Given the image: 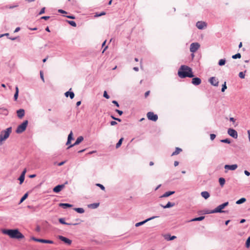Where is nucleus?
<instances>
[{"instance_id": "nucleus-44", "label": "nucleus", "mask_w": 250, "mask_h": 250, "mask_svg": "<svg viewBox=\"0 0 250 250\" xmlns=\"http://www.w3.org/2000/svg\"><path fill=\"white\" fill-rule=\"evenodd\" d=\"M104 97H105V98L106 99H109V96H108V95L107 94V92L106 91H104Z\"/></svg>"}, {"instance_id": "nucleus-16", "label": "nucleus", "mask_w": 250, "mask_h": 250, "mask_svg": "<svg viewBox=\"0 0 250 250\" xmlns=\"http://www.w3.org/2000/svg\"><path fill=\"white\" fill-rule=\"evenodd\" d=\"M17 114L18 117L19 118L21 119L24 116V110L23 109H20L17 111Z\"/></svg>"}, {"instance_id": "nucleus-19", "label": "nucleus", "mask_w": 250, "mask_h": 250, "mask_svg": "<svg viewBox=\"0 0 250 250\" xmlns=\"http://www.w3.org/2000/svg\"><path fill=\"white\" fill-rule=\"evenodd\" d=\"M65 96L66 97H68L69 96L71 99H72L74 97V93L73 92H70V91H67L65 93Z\"/></svg>"}, {"instance_id": "nucleus-6", "label": "nucleus", "mask_w": 250, "mask_h": 250, "mask_svg": "<svg viewBox=\"0 0 250 250\" xmlns=\"http://www.w3.org/2000/svg\"><path fill=\"white\" fill-rule=\"evenodd\" d=\"M146 115L149 120L155 122L158 120V116L152 112H148Z\"/></svg>"}, {"instance_id": "nucleus-47", "label": "nucleus", "mask_w": 250, "mask_h": 250, "mask_svg": "<svg viewBox=\"0 0 250 250\" xmlns=\"http://www.w3.org/2000/svg\"><path fill=\"white\" fill-rule=\"evenodd\" d=\"M105 15V13L104 12H101L100 14H96V15H95L96 17H100V16H102L103 15Z\"/></svg>"}, {"instance_id": "nucleus-43", "label": "nucleus", "mask_w": 250, "mask_h": 250, "mask_svg": "<svg viewBox=\"0 0 250 250\" xmlns=\"http://www.w3.org/2000/svg\"><path fill=\"white\" fill-rule=\"evenodd\" d=\"M221 142H223V143H228V144H229L230 143V141L228 139L222 140L221 141Z\"/></svg>"}, {"instance_id": "nucleus-42", "label": "nucleus", "mask_w": 250, "mask_h": 250, "mask_svg": "<svg viewBox=\"0 0 250 250\" xmlns=\"http://www.w3.org/2000/svg\"><path fill=\"white\" fill-rule=\"evenodd\" d=\"M40 73V76H41V79L42 80V81L43 82H44V77H43V72L42 71H41Z\"/></svg>"}, {"instance_id": "nucleus-7", "label": "nucleus", "mask_w": 250, "mask_h": 250, "mask_svg": "<svg viewBox=\"0 0 250 250\" xmlns=\"http://www.w3.org/2000/svg\"><path fill=\"white\" fill-rule=\"evenodd\" d=\"M31 239L38 242H41L42 243H47V244H53V241L52 240H45V239H38L36 238L35 237H32Z\"/></svg>"}, {"instance_id": "nucleus-11", "label": "nucleus", "mask_w": 250, "mask_h": 250, "mask_svg": "<svg viewBox=\"0 0 250 250\" xmlns=\"http://www.w3.org/2000/svg\"><path fill=\"white\" fill-rule=\"evenodd\" d=\"M228 133L231 137L234 138H237L238 137V134L237 131L231 128H229L228 130Z\"/></svg>"}, {"instance_id": "nucleus-27", "label": "nucleus", "mask_w": 250, "mask_h": 250, "mask_svg": "<svg viewBox=\"0 0 250 250\" xmlns=\"http://www.w3.org/2000/svg\"><path fill=\"white\" fill-rule=\"evenodd\" d=\"M205 218V216H200L199 217L194 218L190 220V221H202Z\"/></svg>"}, {"instance_id": "nucleus-36", "label": "nucleus", "mask_w": 250, "mask_h": 250, "mask_svg": "<svg viewBox=\"0 0 250 250\" xmlns=\"http://www.w3.org/2000/svg\"><path fill=\"white\" fill-rule=\"evenodd\" d=\"M241 55L240 53H237L235 55H234L232 56V58L233 59H236L237 58H241Z\"/></svg>"}, {"instance_id": "nucleus-1", "label": "nucleus", "mask_w": 250, "mask_h": 250, "mask_svg": "<svg viewBox=\"0 0 250 250\" xmlns=\"http://www.w3.org/2000/svg\"><path fill=\"white\" fill-rule=\"evenodd\" d=\"M1 231L2 233L8 235L11 238L20 239L24 238V235L18 229H3Z\"/></svg>"}, {"instance_id": "nucleus-62", "label": "nucleus", "mask_w": 250, "mask_h": 250, "mask_svg": "<svg viewBox=\"0 0 250 250\" xmlns=\"http://www.w3.org/2000/svg\"><path fill=\"white\" fill-rule=\"evenodd\" d=\"M36 175L35 174H32V175H29V177L31 178H34L36 177Z\"/></svg>"}, {"instance_id": "nucleus-60", "label": "nucleus", "mask_w": 250, "mask_h": 250, "mask_svg": "<svg viewBox=\"0 0 250 250\" xmlns=\"http://www.w3.org/2000/svg\"><path fill=\"white\" fill-rule=\"evenodd\" d=\"M67 18L71 19H75V17L73 16H66Z\"/></svg>"}, {"instance_id": "nucleus-3", "label": "nucleus", "mask_w": 250, "mask_h": 250, "mask_svg": "<svg viewBox=\"0 0 250 250\" xmlns=\"http://www.w3.org/2000/svg\"><path fill=\"white\" fill-rule=\"evenodd\" d=\"M12 132V127H10L7 128L6 129L2 131L0 134V145L2 144L3 141L7 139L10 133Z\"/></svg>"}, {"instance_id": "nucleus-8", "label": "nucleus", "mask_w": 250, "mask_h": 250, "mask_svg": "<svg viewBox=\"0 0 250 250\" xmlns=\"http://www.w3.org/2000/svg\"><path fill=\"white\" fill-rule=\"evenodd\" d=\"M200 47V44L197 42L192 43L190 46V51L191 52H195Z\"/></svg>"}, {"instance_id": "nucleus-56", "label": "nucleus", "mask_w": 250, "mask_h": 250, "mask_svg": "<svg viewBox=\"0 0 250 250\" xmlns=\"http://www.w3.org/2000/svg\"><path fill=\"white\" fill-rule=\"evenodd\" d=\"M112 103L115 104L117 107H119V105L118 103V102L116 101H112Z\"/></svg>"}, {"instance_id": "nucleus-50", "label": "nucleus", "mask_w": 250, "mask_h": 250, "mask_svg": "<svg viewBox=\"0 0 250 250\" xmlns=\"http://www.w3.org/2000/svg\"><path fill=\"white\" fill-rule=\"evenodd\" d=\"M58 12L62 14H66L67 13V12L65 11L62 10V9H59Z\"/></svg>"}, {"instance_id": "nucleus-29", "label": "nucleus", "mask_w": 250, "mask_h": 250, "mask_svg": "<svg viewBox=\"0 0 250 250\" xmlns=\"http://www.w3.org/2000/svg\"><path fill=\"white\" fill-rule=\"evenodd\" d=\"M124 140V138H121L119 142L117 143L116 145V148H119V147H120V146H121L122 145V143L123 142V141Z\"/></svg>"}, {"instance_id": "nucleus-2", "label": "nucleus", "mask_w": 250, "mask_h": 250, "mask_svg": "<svg viewBox=\"0 0 250 250\" xmlns=\"http://www.w3.org/2000/svg\"><path fill=\"white\" fill-rule=\"evenodd\" d=\"M178 76L181 78L186 77L192 78L194 75L192 74V69L187 65H182L178 72Z\"/></svg>"}, {"instance_id": "nucleus-48", "label": "nucleus", "mask_w": 250, "mask_h": 250, "mask_svg": "<svg viewBox=\"0 0 250 250\" xmlns=\"http://www.w3.org/2000/svg\"><path fill=\"white\" fill-rule=\"evenodd\" d=\"M176 238V237L175 236H172L171 237H170L169 239H168L167 237H166V239H167L168 240H173L175 239Z\"/></svg>"}, {"instance_id": "nucleus-9", "label": "nucleus", "mask_w": 250, "mask_h": 250, "mask_svg": "<svg viewBox=\"0 0 250 250\" xmlns=\"http://www.w3.org/2000/svg\"><path fill=\"white\" fill-rule=\"evenodd\" d=\"M238 167L237 165L234 164L232 165H226L224 167L225 169H226L225 172H227L228 170H234Z\"/></svg>"}, {"instance_id": "nucleus-25", "label": "nucleus", "mask_w": 250, "mask_h": 250, "mask_svg": "<svg viewBox=\"0 0 250 250\" xmlns=\"http://www.w3.org/2000/svg\"><path fill=\"white\" fill-rule=\"evenodd\" d=\"M174 191H168L165 193L161 197H167L174 193Z\"/></svg>"}, {"instance_id": "nucleus-61", "label": "nucleus", "mask_w": 250, "mask_h": 250, "mask_svg": "<svg viewBox=\"0 0 250 250\" xmlns=\"http://www.w3.org/2000/svg\"><path fill=\"white\" fill-rule=\"evenodd\" d=\"M179 165V162L178 161H175L174 163V165L175 167H177Z\"/></svg>"}, {"instance_id": "nucleus-12", "label": "nucleus", "mask_w": 250, "mask_h": 250, "mask_svg": "<svg viewBox=\"0 0 250 250\" xmlns=\"http://www.w3.org/2000/svg\"><path fill=\"white\" fill-rule=\"evenodd\" d=\"M207 24L205 21H199L196 23V26L199 29H203L206 28Z\"/></svg>"}, {"instance_id": "nucleus-46", "label": "nucleus", "mask_w": 250, "mask_h": 250, "mask_svg": "<svg viewBox=\"0 0 250 250\" xmlns=\"http://www.w3.org/2000/svg\"><path fill=\"white\" fill-rule=\"evenodd\" d=\"M216 137V135L214 134H211L210 135V139L213 141Z\"/></svg>"}, {"instance_id": "nucleus-51", "label": "nucleus", "mask_w": 250, "mask_h": 250, "mask_svg": "<svg viewBox=\"0 0 250 250\" xmlns=\"http://www.w3.org/2000/svg\"><path fill=\"white\" fill-rule=\"evenodd\" d=\"M18 94H19V93L18 92H15V94H14V100L16 101L18 99Z\"/></svg>"}, {"instance_id": "nucleus-4", "label": "nucleus", "mask_w": 250, "mask_h": 250, "mask_svg": "<svg viewBox=\"0 0 250 250\" xmlns=\"http://www.w3.org/2000/svg\"><path fill=\"white\" fill-rule=\"evenodd\" d=\"M28 125V121L26 120L24 121L21 125H19L17 129L16 133H21L23 132L26 128Z\"/></svg>"}, {"instance_id": "nucleus-58", "label": "nucleus", "mask_w": 250, "mask_h": 250, "mask_svg": "<svg viewBox=\"0 0 250 250\" xmlns=\"http://www.w3.org/2000/svg\"><path fill=\"white\" fill-rule=\"evenodd\" d=\"M26 169H24L23 171L22 172V173L21 174V175L22 176H25V174L26 173Z\"/></svg>"}, {"instance_id": "nucleus-23", "label": "nucleus", "mask_w": 250, "mask_h": 250, "mask_svg": "<svg viewBox=\"0 0 250 250\" xmlns=\"http://www.w3.org/2000/svg\"><path fill=\"white\" fill-rule=\"evenodd\" d=\"M201 194L205 199H208L209 197V194L208 191H203L201 192Z\"/></svg>"}, {"instance_id": "nucleus-28", "label": "nucleus", "mask_w": 250, "mask_h": 250, "mask_svg": "<svg viewBox=\"0 0 250 250\" xmlns=\"http://www.w3.org/2000/svg\"><path fill=\"white\" fill-rule=\"evenodd\" d=\"M246 198H242L240 199L237 201L236 203L237 204H242V203H244L245 202H246Z\"/></svg>"}, {"instance_id": "nucleus-32", "label": "nucleus", "mask_w": 250, "mask_h": 250, "mask_svg": "<svg viewBox=\"0 0 250 250\" xmlns=\"http://www.w3.org/2000/svg\"><path fill=\"white\" fill-rule=\"evenodd\" d=\"M226 63V60L225 59H221L219 60L218 62V64L220 66L223 65Z\"/></svg>"}, {"instance_id": "nucleus-34", "label": "nucleus", "mask_w": 250, "mask_h": 250, "mask_svg": "<svg viewBox=\"0 0 250 250\" xmlns=\"http://www.w3.org/2000/svg\"><path fill=\"white\" fill-rule=\"evenodd\" d=\"M246 247L249 248L250 247V236L248 237L246 242Z\"/></svg>"}, {"instance_id": "nucleus-39", "label": "nucleus", "mask_w": 250, "mask_h": 250, "mask_svg": "<svg viewBox=\"0 0 250 250\" xmlns=\"http://www.w3.org/2000/svg\"><path fill=\"white\" fill-rule=\"evenodd\" d=\"M96 186L100 187L102 190H105V188L103 185H102L100 184H97Z\"/></svg>"}, {"instance_id": "nucleus-5", "label": "nucleus", "mask_w": 250, "mask_h": 250, "mask_svg": "<svg viewBox=\"0 0 250 250\" xmlns=\"http://www.w3.org/2000/svg\"><path fill=\"white\" fill-rule=\"evenodd\" d=\"M229 205V202H225L219 206H218L215 209L212 211L211 213H216V212H224L222 209L224 208L226 206Z\"/></svg>"}, {"instance_id": "nucleus-33", "label": "nucleus", "mask_w": 250, "mask_h": 250, "mask_svg": "<svg viewBox=\"0 0 250 250\" xmlns=\"http://www.w3.org/2000/svg\"><path fill=\"white\" fill-rule=\"evenodd\" d=\"M0 109L2 110V113L4 115H7L8 114V110L6 109V108H0Z\"/></svg>"}, {"instance_id": "nucleus-54", "label": "nucleus", "mask_w": 250, "mask_h": 250, "mask_svg": "<svg viewBox=\"0 0 250 250\" xmlns=\"http://www.w3.org/2000/svg\"><path fill=\"white\" fill-rule=\"evenodd\" d=\"M111 117L114 119V120H117L119 122H121V120L119 118H115L113 116H111Z\"/></svg>"}, {"instance_id": "nucleus-63", "label": "nucleus", "mask_w": 250, "mask_h": 250, "mask_svg": "<svg viewBox=\"0 0 250 250\" xmlns=\"http://www.w3.org/2000/svg\"><path fill=\"white\" fill-rule=\"evenodd\" d=\"M20 30V27H17L14 31V32H17Z\"/></svg>"}, {"instance_id": "nucleus-40", "label": "nucleus", "mask_w": 250, "mask_h": 250, "mask_svg": "<svg viewBox=\"0 0 250 250\" xmlns=\"http://www.w3.org/2000/svg\"><path fill=\"white\" fill-rule=\"evenodd\" d=\"M239 76L241 79H244L245 78V74L243 72H240L239 73Z\"/></svg>"}, {"instance_id": "nucleus-41", "label": "nucleus", "mask_w": 250, "mask_h": 250, "mask_svg": "<svg viewBox=\"0 0 250 250\" xmlns=\"http://www.w3.org/2000/svg\"><path fill=\"white\" fill-rule=\"evenodd\" d=\"M226 89H227L226 83V82H225L224 84L222 85V88L221 90L222 92H224Z\"/></svg>"}, {"instance_id": "nucleus-31", "label": "nucleus", "mask_w": 250, "mask_h": 250, "mask_svg": "<svg viewBox=\"0 0 250 250\" xmlns=\"http://www.w3.org/2000/svg\"><path fill=\"white\" fill-rule=\"evenodd\" d=\"M59 221L60 223L62 224H65V225H71V224H70V223H67L66 222H65L64 221V218H60L59 219Z\"/></svg>"}, {"instance_id": "nucleus-38", "label": "nucleus", "mask_w": 250, "mask_h": 250, "mask_svg": "<svg viewBox=\"0 0 250 250\" xmlns=\"http://www.w3.org/2000/svg\"><path fill=\"white\" fill-rule=\"evenodd\" d=\"M24 177L25 176H22L21 175V176H20L19 178V180H20V184H22L23 181H24Z\"/></svg>"}, {"instance_id": "nucleus-24", "label": "nucleus", "mask_w": 250, "mask_h": 250, "mask_svg": "<svg viewBox=\"0 0 250 250\" xmlns=\"http://www.w3.org/2000/svg\"><path fill=\"white\" fill-rule=\"evenodd\" d=\"M219 182L221 187H223L225 184V179L224 178L221 177L219 179Z\"/></svg>"}, {"instance_id": "nucleus-64", "label": "nucleus", "mask_w": 250, "mask_h": 250, "mask_svg": "<svg viewBox=\"0 0 250 250\" xmlns=\"http://www.w3.org/2000/svg\"><path fill=\"white\" fill-rule=\"evenodd\" d=\"M81 104V101H79V102H77V103H76V105L77 106H79L80 104Z\"/></svg>"}, {"instance_id": "nucleus-15", "label": "nucleus", "mask_w": 250, "mask_h": 250, "mask_svg": "<svg viewBox=\"0 0 250 250\" xmlns=\"http://www.w3.org/2000/svg\"><path fill=\"white\" fill-rule=\"evenodd\" d=\"M59 238L61 241H63V242L68 244L70 245L72 243V241L65 237H63L62 236H59Z\"/></svg>"}, {"instance_id": "nucleus-22", "label": "nucleus", "mask_w": 250, "mask_h": 250, "mask_svg": "<svg viewBox=\"0 0 250 250\" xmlns=\"http://www.w3.org/2000/svg\"><path fill=\"white\" fill-rule=\"evenodd\" d=\"M182 151V149L179 147H176L175 149V151H174L172 154L171 156L176 155L179 154Z\"/></svg>"}, {"instance_id": "nucleus-53", "label": "nucleus", "mask_w": 250, "mask_h": 250, "mask_svg": "<svg viewBox=\"0 0 250 250\" xmlns=\"http://www.w3.org/2000/svg\"><path fill=\"white\" fill-rule=\"evenodd\" d=\"M50 18L49 16H43L41 18L42 19H44L45 20H48Z\"/></svg>"}, {"instance_id": "nucleus-30", "label": "nucleus", "mask_w": 250, "mask_h": 250, "mask_svg": "<svg viewBox=\"0 0 250 250\" xmlns=\"http://www.w3.org/2000/svg\"><path fill=\"white\" fill-rule=\"evenodd\" d=\"M74 209L79 213H83L84 212V210L83 208H75Z\"/></svg>"}, {"instance_id": "nucleus-17", "label": "nucleus", "mask_w": 250, "mask_h": 250, "mask_svg": "<svg viewBox=\"0 0 250 250\" xmlns=\"http://www.w3.org/2000/svg\"><path fill=\"white\" fill-rule=\"evenodd\" d=\"M201 83V80L199 78H194L192 79V83L195 85L200 84Z\"/></svg>"}, {"instance_id": "nucleus-10", "label": "nucleus", "mask_w": 250, "mask_h": 250, "mask_svg": "<svg viewBox=\"0 0 250 250\" xmlns=\"http://www.w3.org/2000/svg\"><path fill=\"white\" fill-rule=\"evenodd\" d=\"M67 182H66L64 184L59 185L56 186L53 189V191L55 193H58L61 191L65 187V184H67Z\"/></svg>"}, {"instance_id": "nucleus-18", "label": "nucleus", "mask_w": 250, "mask_h": 250, "mask_svg": "<svg viewBox=\"0 0 250 250\" xmlns=\"http://www.w3.org/2000/svg\"><path fill=\"white\" fill-rule=\"evenodd\" d=\"M73 132L72 131H71L69 134L68 136L67 141L66 142V145H68L70 144L71 141L72 140H73Z\"/></svg>"}, {"instance_id": "nucleus-55", "label": "nucleus", "mask_w": 250, "mask_h": 250, "mask_svg": "<svg viewBox=\"0 0 250 250\" xmlns=\"http://www.w3.org/2000/svg\"><path fill=\"white\" fill-rule=\"evenodd\" d=\"M149 93H150V91H146L145 94V97L146 98L149 95Z\"/></svg>"}, {"instance_id": "nucleus-52", "label": "nucleus", "mask_w": 250, "mask_h": 250, "mask_svg": "<svg viewBox=\"0 0 250 250\" xmlns=\"http://www.w3.org/2000/svg\"><path fill=\"white\" fill-rule=\"evenodd\" d=\"M116 112H117L120 115H122L123 113L122 111L119 110L118 109H116Z\"/></svg>"}, {"instance_id": "nucleus-21", "label": "nucleus", "mask_w": 250, "mask_h": 250, "mask_svg": "<svg viewBox=\"0 0 250 250\" xmlns=\"http://www.w3.org/2000/svg\"><path fill=\"white\" fill-rule=\"evenodd\" d=\"M59 206L63 208H67L72 207V205L67 203H60L59 204Z\"/></svg>"}, {"instance_id": "nucleus-45", "label": "nucleus", "mask_w": 250, "mask_h": 250, "mask_svg": "<svg viewBox=\"0 0 250 250\" xmlns=\"http://www.w3.org/2000/svg\"><path fill=\"white\" fill-rule=\"evenodd\" d=\"M99 205V203H95L91 204L90 206H92L93 208H97Z\"/></svg>"}, {"instance_id": "nucleus-37", "label": "nucleus", "mask_w": 250, "mask_h": 250, "mask_svg": "<svg viewBox=\"0 0 250 250\" xmlns=\"http://www.w3.org/2000/svg\"><path fill=\"white\" fill-rule=\"evenodd\" d=\"M67 22L72 26L76 27V23L74 21H68Z\"/></svg>"}, {"instance_id": "nucleus-59", "label": "nucleus", "mask_w": 250, "mask_h": 250, "mask_svg": "<svg viewBox=\"0 0 250 250\" xmlns=\"http://www.w3.org/2000/svg\"><path fill=\"white\" fill-rule=\"evenodd\" d=\"M244 173L247 176H250V173L248 171H247V170H245Z\"/></svg>"}, {"instance_id": "nucleus-26", "label": "nucleus", "mask_w": 250, "mask_h": 250, "mask_svg": "<svg viewBox=\"0 0 250 250\" xmlns=\"http://www.w3.org/2000/svg\"><path fill=\"white\" fill-rule=\"evenodd\" d=\"M174 205H175L174 203H172L171 202H168L166 206H162V207L163 208H169L170 207H172Z\"/></svg>"}, {"instance_id": "nucleus-57", "label": "nucleus", "mask_w": 250, "mask_h": 250, "mask_svg": "<svg viewBox=\"0 0 250 250\" xmlns=\"http://www.w3.org/2000/svg\"><path fill=\"white\" fill-rule=\"evenodd\" d=\"M117 124V122H116L115 121H111V122H110V125H116Z\"/></svg>"}, {"instance_id": "nucleus-20", "label": "nucleus", "mask_w": 250, "mask_h": 250, "mask_svg": "<svg viewBox=\"0 0 250 250\" xmlns=\"http://www.w3.org/2000/svg\"><path fill=\"white\" fill-rule=\"evenodd\" d=\"M154 218H155V217H152L150 218H149V219H146V220H145V221H142V222H140L137 223H136V224H135V226L137 227H139V226H141V225H143L144 224H145L146 222L147 221H149V220H151V219H154Z\"/></svg>"}, {"instance_id": "nucleus-35", "label": "nucleus", "mask_w": 250, "mask_h": 250, "mask_svg": "<svg viewBox=\"0 0 250 250\" xmlns=\"http://www.w3.org/2000/svg\"><path fill=\"white\" fill-rule=\"evenodd\" d=\"M28 197V193H26L21 199L20 203H22L23 201H24Z\"/></svg>"}, {"instance_id": "nucleus-14", "label": "nucleus", "mask_w": 250, "mask_h": 250, "mask_svg": "<svg viewBox=\"0 0 250 250\" xmlns=\"http://www.w3.org/2000/svg\"><path fill=\"white\" fill-rule=\"evenodd\" d=\"M209 82L212 85L214 86H218V85L219 82L218 79H216L215 77H212L210 78L209 80Z\"/></svg>"}, {"instance_id": "nucleus-49", "label": "nucleus", "mask_w": 250, "mask_h": 250, "mask_svg": "<svg viewBox=\"0 0 250 250\" xmlns=\"http://www.w3.org/2000/svg\"><path fill=\"white\" fill-rule=\"evenodd\" d=\"M45 12V7L42 8L39 13V15H42Z\"/></svg>"}, {"instance_id": "nucleus-13", "label": "nucleus", "mask_w": 250, "mask_h": 250, "mask_svg": "<svg viewBox=\"0 0 250 250\" xmlns=\"http://www.w3.org/2000/svg\"><path fill=\"white\" fill-rule=\"evenodd\" d=\"M83 140V138L82 137V136H79L76 140V142H75V143L73 145H71L70 146H69L68 147H67V149H69L70 148V147L74 146H76V145H79L80 143H81Z\"/></svg>"}]
</instances>
